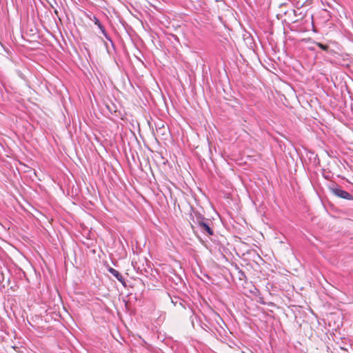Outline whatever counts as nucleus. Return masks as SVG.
<instances>
[{"mask_svg":"<svg viewBox=\"0 0 353 353\" xmlns=\"http://www.w3.org/2000/svg\"><path fill=\"white\" fill-rule=\"evenodd\" d=\"M190 219L191 226L194 230L196 228L204 235H214L213 222L210 219L205 218L198 211H193Z\"/></svg>","mask_w":353,"mask_h":353,"instance_id":"nucleus-1","label":"nucleus"},{"mask_svg":"<svg viewBox=\"0 0 353 353\" xmlns=\"http://www.w3.org/2000/svg\"><path fill=\"white\" fill-rule=\"evenodd\" d=\"M327 188L330 192L336 197L349 201H353V196L348 192L343 190L341 186L336 183L335 181H330V183L327 185Z\"/></svg>","mask_w":353,"mask_h":353,"instance_id":"nucleus-2","label":"nucleus"},{"mask_svg":"<svg viewBox=\"0 0 353 353\" xmlns=\"http://www.w3.org/2000/svg\"><path fill=\"white\" fill-rule=\"evenodd\" d=\"M217 319H216V325H214V327L216 331L219 333V335H222L225 332V330L223 326V325H225L223 322V319L219 316L216 315Z\"/></svg>","mask_w":353,"mask_h":353,"instance_id":"nucleus-3","label":"nucleus"},{"mask_svg":"<svg viewBox=\"0 0 353 353\" xmlns=\"http://www.w3.org/2000/svg\"><path fill=\"white\" fill-rule=\"evenodd\" d=\"M108 272L112 275L114 276L120 283H121V284L123 285V286H125L126 284H125V279L123 278V276H122V274L119 272L117 271V270L114 269L113 268H111V267H109L108 269Z\"/></svg>","mask_w":353,"mask_h":353,"instance_id":"nucleus-4","label":"nucleus"},{"mask_svg":"<svg viewBox=\"0 0 353 353\" xmlns=\"http://www.w3.org/2000/svg\"><path fill=\"white\" fill-rule=\"evenodd\" d=\"M171 302L173 303V305L174 306H176V305H180L183 308H185V302L181 298L178 297V296H173V297H171Z\"/></svg>","mask_w":353,"mask_h":353,"instance_id":"nucleus-5","label":"nucleus"},{"mask_svg":"<svg viewBox=\"0 0 353 353\" xmlns=\"http://www.w3.org/2000/svg\"><path fill=\"white\" fill-rule=\"evenodd\" d=\"M91 20L94 22V23L98 27L100 32L101 33H105V31L106 30L104 26L101 23L99 19L96 17L93 16L92 19Z\"/></svg>","mask_w":353,"mask_h":353,"instance_id":"nucleus-6","label":"nucleus"},{"mask_svg":"<svg viewBox=\"0 0 353 353\" xmlns=\"http://www.w3.org/2000/svg\"><path fill=\"white\" fill-rule=\"evenodd\" d=\"M236 270H237V276L239 280L244 281L246 279V276L245 272L240 269L237 265H236Z\"/></svg>","mask_w":353,"mask_h":353,"instance_id":"nucleus-7","label":"nucleus"},{"mask_svg":"<svg viewBox=\"0 0 353 353\" xmlns=\"http://www.w3.org/2000/svg\"><path fill=\"white\" fill-rule=\"evenodd\" d=\"M101 34L104 36V37L106 39V40H108L110 43L112 49L114 50H115V45H114L112 39L110 37V35L108 34L107 31L105 30V33H101Z\"/></svg>","mask_w":353,"mask_h":353,"instance_id":"nucleus-8","label":"nucleus"},{"mask_svg":"<svg viewBox=\"0 0 353 353\" xmlns=\"http://www.w3.org/2000/svg\"><path fill=\"white\" fill-rule=\"evenodd\" d=\"M316 46L323 51H327L329 48L328 46L323 44L321 43H316Z\"/></svg>","mask_w":353,"mask_h":353,"instance_id":"nucleus-9","label":"nucleus"},{"mask_svg":"<svg viewBox=\"0 0 353 353\" xmlns=\"http://www.w3.org/2000/svg\"><path fill=\"white\" fill-rule=\"evenodd\" d=\"M201 327L207 332H212V330L205 323L201 324Z\"/></svg>","mask_w":353,"mask_h":353,"instance_id":"nucleus-10","label":"nucleus"},{"mask_svg":"<svg viewBox=\"0 0 353 353\" xmlns=\"http://www.w3.org/2000/svg\"><path fill=\"white\" fill-rule=\"evenodd\" d=\"M323 176H324V178H325V179H330V176H329L328 174H323Z\"/></svg>","mask_w":353,"mask_h":353,"instance_id":"nucleus-11","label":"nucleus"},{"mask_svg":"<svg viewBox=\"0 0 353 353\" xmlns=\"http://www.w3.org/2000/svg\"><path fill=\"white\" fill-rule=\"evenodd\" d=\"M105 46H106V48H107V51H108V53H110V50H109V48H108V44H107L106 43H105Z\"/></svg>","mask_w":353,"mask_h":353,"instance_id":"nucleus-12","label":"nucleus"},{"mask_svg":"<svg viewBox=\"0 0 353 353\" xmlns=\"http://www.w3.org/2000/svg\"><path fill=\"white\" fill-rule=\"evenodd\" d=\"M192 326L194 327V321L193 319H192Z\"/></svg>","mask_w":353,"mask_h":353,"instance_id":"nucleus-13","label":"nucleus"},{"mask_svg":"<svg viewBox=\"0 0 353 353\" xmlns=\"http://www.w3.org/2000/svg\"><path fill=\"white\" fill-rule=\"evenodd\" d=\"M194 318L196 321L198 320V319H198V317H197L196 315H194Z\"/></svg>","mask_w":353,"mask_h":353,"instance_id":"nucleus-14","label":"nucleus"},{"mask_svg":"<svg viewBox=\"0 0 353 353\" xmlns=\"http://www.w3.org/2000/svg\"><path fill=\"white\" fill-rule=\"evenodd\" d=\"M260 303H261V304H263V305H264V304H265V303L264 301H260Z\"/></svg>","mask_w":353,"mask_h":353,"instance_id":"nucleus-15","label":"nucleus"}]
</instances>
